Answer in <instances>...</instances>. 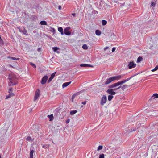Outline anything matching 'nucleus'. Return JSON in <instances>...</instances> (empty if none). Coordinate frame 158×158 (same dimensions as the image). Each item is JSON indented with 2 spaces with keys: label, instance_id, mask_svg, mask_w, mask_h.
<instances>
[{
  "label": "nucleus",
  "instance_id": "obj_46",
  "mask_svg": "<svg viewBox=\"0 0 158 158\" xmlns=\"http://www.w3.org/2000/svg\"><path fill=\"white\" fill-rule=\"evenodd\" d=\"M40 50H41V48H38V49H37V51L39 52H40Z\"/></svg>",
  "mask_w": 158,
  "mask_h": 158
},
{
  "label": "nucleus",
  "instance_id": "obj_50",
  "mask_svg": "<svg viewBox=\"0 0 158 158\" xmlns=\"http://www.w3.org/2000/svg\"><path fill=\"white\" fill-rule=\"evenodd\" d=\"M22 31H23V30H21L20 29L19 30V31L20 32H22Z\"/></svg>",
  "mask_w": 158,
  "mask_h": 158
},
{
  "label": "nucleus",
  "instance_id": "obj_34",
  "mask_svg": "<svg viewBox=\"0 0 158 158\" xmlns=\"http://www.w3.org/2000/svg\"><path fill=\"white\" fill-rule=\"evenodd\" d=\"M155 4H156V3L155 2H151V6L152 7V6H153V7H154L155 6Z\"/></svg>",
  "mask_w": 158,
  "mask_h": 158
},
{
  "label": "nucleus",
  "instance_id": "obj_19",
  "mask_svg": "<svg viewBox=\"0 0 158 158\" xmlns=\"http://www.w3.org/2000/svg\"><path fill=\"white\" fill-rule=\"evenodd\" d=\"M40 24L42 25H47V23L46 21H42L40 22Z\"/></svg>",
  "mask_w": 158,
  "mask_h": 158
},
{
  "label": "nucleus",
  "instance_id": "obj_49",
  "mask_svg": "<svg viewBox=\"0 0 158 158\" xmlns=\"http://www.w3.org/2000/svg\"><path fill=\"white\" fill-rule=\"evenodd\" d=\"M72 15L73 16H75V15H76V14H75V13H73V14H72Z\"/></svg>",
  "mask_w": 158,
  "mask_h": 158
},
{
  "label": "nucleus",
  "instance_id": "obj_28",
  "mask_svg": "<svg viewBox=\"0 0 158 158\" xmlns=\"http://www.w3.org/2000/svg\"><path fill=\"white\" fill-rule=\"evenodd\" d=\"M107 21L104 20H103L102 21V23L103 25L104 26L106 25L107 23Z\"/></svg>",
  "mask_w": 158,
  "mask_h": 158
},
{
  "label": "nucleus",
  "instance_id": "obj_52",
  "mask_svg": "<svg viewBox=\"0 0 158 158\" xmlns=\"http://www.w3.org/2000/svg\"><path fill=\"white\" fill-rule=\"evenodd\" d=\"M0 158H1V156L0 155Z\"/></svg>",
  "mask_w": 158,
  "mask_h": 158
},
{
  "label": "nucleus",
  "instance_id": "obj_6",
  "mask_svg": "<svg viewBox=\"0 0 158 158\" xmlns=\"http://www.w3.org/2000/svg\"><path fill=\"white\" fill-rule=\"evenodd\" d=\"M70 27H66L64 29V33L67 35H69L71 34V32L69 31Z\"/></svg>",
  "mask_w": 158,
  "mask_h": 158
},
{
  "label": "nucleus",
  "instance_id": "obj_1",
  "mask_svg": "<svg viewBox=\"0 0 158 158\" xmlns=\"http://www.w3.org/2000/svg\"><path fill=\"white\" fill-rule=\"evenodd\" d=\"M8 79L10 81L8 83L9 86H11L16 85L17 83L15 81L16 79V76L13 73L9 74L8 76Z\"/></svg>",
  "mask_w": 158,
  "mask_h": 158
},
{
  "label": "nucleus",
  "instance_id": "obj_40",
  "mask_svg": "<svg viewBox=\"0 0 158 158\" xmlns=\"http://www.w3.org/2000/svg\"><path fill=\"white\" fill-rule=\"evenodd\" d=\"M0 43L2 44H3L4 43L3 41L1 38V39H0Z\"/></svg>",
  "mask_w": 158,
  "mask_h": 158
},
{
  "label": "nucleus",
  "instance_id": "obj_7",
  "mask_svg": "<svg viewBox=\"0 0 158 158\" xmlns=\"http://www.w3.org/2000/svg\"><path fill=\"white\" fill-rule=\"evenodd\" d=\"M48 79V77L47 75L44 76L41 81V83L42 84L44 85L45 84Z\"/></svg>",
  "mask_w": 158,
  "mask_h": 158
},
{
  "label": "nucleus",
  "instance_id": "obj_26",
  "mask_svg": "<svg viewBox=\"0 0 158 158\" xmlns=\"http://www.w3.org/2000/svg\"><path fill=\"white\" fill-rule=\"evenodd\" d=\"M142 58L141 57H139L137 59V62H139L142 60Z\"/></svg>",
  "mask_w": 158,
  "mask_h": 158
},
{
  "label": "nucleus",
  "instance_id": "obj_13",
  "mask_svg": "<svg viewBox=\"0 0 158 158\" xmlns=\"http://www.w3.org/2000/svg\"><path fill=\"white\" fill-rule=\"evenodd\" d=\"M80 66L81 67H93V65H91L89 64H81L80 65Z\"/></svg>",
  "mask_w": 158,
  "mask_h": 158
},
{
  "label": "nucleus",
  "instance_id": "obj_11",
  "mask_svg": "<svg viewBox=\"0 0 158 158\" xmlns=\"http://www.w3.org/2000/svg\"><path fill=\"white\" fill-rule=\"evenodd\" d=\"M56 72H54V73H52L51 74L50 77L49 78V79L48 80V82H50L52 81V79L55 77V74H56Z\"/></svg>",
  "mask_w": 158,
  "mask_h": 158
},
{
  "label": "nucleus",
  "instance_id": "obj_32",
  "mask_svg": "<svg viewBox=\"0 0 158 158\" xmlns=\"http://www.w3.org/2000/svg\"><path fill=\"white\" fill-rule=\"evenodd\" d=\"M26 140L30 141H32V139L30 136H28L26 139Z\"/></svg>",
  "mask_w": 158,
  "mask_h": 158
},
{
  "label": "nucleus",
  "instance_id": "obj_39",
  "mask_svg": "<svg viewBox=\"0 0 158 158\" xmlns=\"http://www.w3.org/2000/svg\"><path fill=\"white\" fill-rule=\"evenodd\" d=\"M11 95H12V94H10L8 95H7L6 96V99H7L8 98H9L11 97Z\"/></svg>",
  "mask_w": 158,
  "mask_h": 158
},
{
  "label": "nucleus",
  "instance_id": "obj_35",
  "mask_svg": "<svg viewBox=\"0 0 158 158\" xmlns=\"http://www.w3.org/2000/svg\"><path fill=\"white\" fill-rule=\"evenodd\" d=\"M99 158H104V155L103 154H102L99 155Z\"/></svg>",
  "mask_w": 158,
  "mask_h": 158
},
{
  "label": "nucleus",
  "instance_id": "obj_9",
  "mask_svg": "<svg viewBox=\"0 0 158 158\" xmlns=\"http://www.w3.org/2000/svg\"><path fill=\"white\" fill-rule=\"evenodd\" d=\"M40 91L39 89H38L36 91L35 94L34 98V100H36L39 96Z\"/></svg>",
  "mask_w": 158,
  "mask_h": 158
},
{
  "label": "nucleus",
  "instance_id": "obj_43",
  "mask_svg": "<svg viewBox=\"0 0 158 158\" xmlns=\"http://www.w3.org/2000/svg\"><path fill=\"white\" fill-rule=\"evenodd\" d=\"M115 48L114 47H113L112 48V52H114L115 51Z\"/></svg>",
  "mask_w": 158,
  "mask_h": 158
},
{
  "label": "nucleus",
  "instance_id": "obj_22",
  "mask_svg": "<svg viewBox=\"0 0 158 158\" xmlns=\"http://www.w3.org/2000/svg\"><path fill=\"white\" fill-rule=\"evenodd\" d=\"M22 32L23 33V34L24 35H27L28 34L27 33V31L25 29H23L22 31Z\"/></svg>",
  "mask_w": 158,
  "mask_h": 158
},
{
  "label": "nucleus",
  "instance_id": "obj_17",
  "mask_svg": "<svg viewBox=\"0 0 158 158\" xmlns=\"http://www.w3.org/2000/svg\"><path fill=\"white\" fill-rule=\"evenodd\" d=\"M8 58L10 59L11 60H17L19 59V58H15L14 57H11L10 56H8L7 57Z\"/></svg>",
  "mask_w": 158,
  "mask_h": 158
},
{
  "label": "nucleus",
  "instance_id": "obj_15",
  "mask_svg": "<svg viewBox=\"0 0 158 158\" xmlns=\"http://www.w3.org/2000/svg\"><path fill=\"white\" fill-rule=\"evenodd\" d=\"M34 152L33 150L31 151L30 154V158H33V154Z\"/></svg>",
  "mask_w": 158,
  "mask_h": 158
},
{
  "label": "nucleus",
  "instance_id": "obj_12",
  "mask_svg": "<svg viewBox=\"0 0 158 158\" xmlns=\"http://www.w3.org/2000/svg\"><path fill=\"white\" fill-rule=\"evenodd\" d=\"M71 83V81L66 82L63 83L62 85V87L64 88L65 87H67Z\"/></svg>",
  "mask_w": 158,
  "mask_h": 158
},
{
  "label": "nucleus",
  "instance_id": "obj_2",
  "mask_svg": "<svg viewBox=\"0 0 158 158\" xmlns=\"http://www.w3.org/2000/svg\"><path fill=\"white\" fill-rule=\"evenodd\" d=\"M113 85H114V84H112L109 85L108 86L109 89H108L106 91L107 93L108 94H110V95H114L116 94V92L112 89V88L117 87V86L113 87Z\"/></svg>",
  "mask_w": 158,
  "mask_h": 158
},
{
  "label": "nucleus",
  "instance_id": "obj_37",
  "mask_svg": "<svg viewBox=\"0 0 158 158\" xmlns=\"http://www.w3.org/2000/svg\"><path fill=\"white\" fill-rule=\"evenodd\" d=\"M30 64L33 67L35 68H36V66L35 64H34L33 63H32V62H30Z\"/></svg>",
  "mask_w": 158,
  "mask_h": 158
},
{
  "label": "nucleus",
  "instance_id": "obj_20",
  "mask_svg": "<svg viewBox=\"0 0 158 158\" xmlns=\"http://www.w3.org/2000/svg\"><path fill=\"white\" fill-rule=\"evenodd\" d=\"M128 86L127 85H123V86H121V87L120 88H121L122 90H124L127 88L128 87Z\"/></svg>",
  "mask_w": 158,
  "mask_h": 158
},
{
  "label": "nucleus",
  "instance_id": "obj_29",
  "mask_svg": "<svg viewBox=\"0 0 158 158\" xmlns=\"http://www.w3.org/2000/svg\"><path fill=\"white\" fill-rule=\"evenodd\" d=\"M158 69V65H156L154 69L152 70L151 71L152 72H154L155 71L157 70Z\"/></svg>",
  "mask_w": 158,
  "mask_h": 158
},
{
  "label": "nucleus",
  "instance_id": "obj_3",
  "mask_svg": "<svg viewBox=\"0 0 158 158\" xmlns=\"http://www.w3.org/2000/svg\"><path fill=\"white\" fill-rule=\"evenodd\" d=\"M107 98L105 95H103L101 98L100 104L101 105L103 106L106 102Z\"/></svg>",
  "mask_w": 158,
  "mask_h": 158
},
{
  "label": "nucleus",
  "instance_id": "obj_21",
  "mask_svg": "<svg viewBox=\"0 0 158 158\" xmlns=\"http://www.w3.org/2000/svg\"><path fill=\"white\" fill-rule=\"evenodd\" d=\"M77 112L76 110H72L70 112V114L71 115H73L76 114Z\"/></svg>",
  "mask_w": 158,
  "mask_h": 158
},
{
  "label": "nucleus",
  "instance_id": "obj_8",
  "mask_svg": "<svg viewBox=\"0 0 158 158\" xmlns=\"http://www.w3.org/2000/svg\"><path fill=\"white\" fill-rule=\"evenodd\" d=\"M136 66V64L134 63L133 61H131L128 64V66L129 69L135 68Z\"/></svg>",
  "mask_w": 158,
  "mask_h": 158
},
{
  "label": "nucleus",
  "instance_id": "obj_27",
  "mask_svg": "<svg viewBox=\"0 0 158 158\" xmlns=\"http://www.w3.org/2000/svg\"><path fill=\"white\" fill-rule=\"evenodd\" d=\"M113 98V96L112 95H109L108 96V100L109 101H110Z\"/></svg>",
  "mask_w": 158,
  "mask_h": 158
},
{
  "label": "nucleus",
  "instance_id": "obj_4",
  "mask_svg": "<svg viewBox=\"0 0 158 158\" xmlns=\"http://www.w3.org/2000/svg\"><path fill=\"white\" fill-rule=\"evenodd\" d=\"M127 81L126 80H124L122 81H120L117 83H114V85H113V87H118V86H119L120 85L123 84L125 83Z\"/></svg>",
  "mask_w": 158,
  "mask_h": 158
},
{
  "label": "nucleus",
  "instance_id": "obj_36",
  "mask_svg": "<svg viewBox=\"0 0 158 158\" xmlns=\"http://www.w3.org/2000/svg\"><path fill=\"white\" fill-rule=\"evenodd\" d=\"M136 128H133V129H131V130H129V132H132L133 131H134L136 130Z\"/></svg>",
  "mask_w": 158,
  "mask_h": 158
},
{
  "label": "nucleus",
  "instance_id": "obj_38",
  "mask_svg": "<svg viewBox=\"0 0 158 158\" xmlns=\"http://www.w3.org/2000/svg\"><path fill=\"white\" fill-rule=\"evenodd\" d=\"M48 144H44L43 146V148H48Z\"/></svg>",
  "mask_w": 158,
  "mask_h": 158
},
{
  "label": "nucleus",
  "instance_id": "obj_45",
  "mask_svg": "<svg viewBox=\"0 0 158 158\" xmlns=\"http://www.w3.org/2000/svg\"><path fill=\"white\" fill-rule=\"evenodd\" d=\"M58 9L59 10H61V6L59 5L58 6Z\"/></svg>",
  "mask_w": 158,
  "mask_h": 158
},
{
  "label": "nucleus",
  "instance_id": "obj_48",
  "mask_svg": "<svg viewBox=\"0 0 158 158\" xmlns=\"http://www.w3.org/2000/svg\"><path fill=\"white\" fill-rule=\"evenodd\" d=\"M134 76H135V75H134L133 76H131L130 77H129V78H130V80Z\"/></svg>",
  "mask_w": 158,
  "mask_h": 158
},
{
  "label": "nucleus",
  "instance_id": "obj_10",
  "mask_svg": "<svg viewBox=\"0 0 158 158\" xmlns=\"http://www.w3.org/2000/svg\"><path fill=\"white\" fill-rule=\"evenodd\" d=\"M113 81H114V80L112 78V77L109 78H107L106 79V81L105 82V84L106 85L108 84Z\"/></svg>",
  "mask_w": 158,
  "mask_h": 158
},
{
  "label": "nucleus",
  "instance_id": "obj_42",
  "mask_svg": "<svg viewBox=\"0 0 158 158\" xmlns=\"http://www.w3.org/2000/svg\"><path fill=\"white\" fill-rule=\"evenodd\" d=\"M86 101H85L83 102H81V104H83V105H85L86 104Z\"/></svg>",
  "mask_w": 158,
  "mask_h": 158
},
{
  "label": "nucleus",
  "instance_id": "obj_5",
  "mask_svg": "<svg viewBox=\"0 0 158 158\" xmlns=\"http://www.w3.org/2000/svg\"><path fill=\"white\" fill-rule=\"evenodd\" d=\"M125 75L124 74H122L121 75H119L118 76H116L112 77L114 81L115 80H120L123 76Z\"/></svg>",
  "mask_w": 158,
  "mask_h": 158
},
{
  "label": "nucleus",
  "instance_id": "obj_47",
  "mask_svg": "<svg viewBox=\"0 0 158 158\" xmlns=\"http://www.w3.org/2000/svg\"><path fill=\"white\" fill-rule=\"evenodd\" d=\"M125 80L127 82L130 80V78H128L127 79H125Z\"/></svg>",
  "mask_w": 158,
  "mask_h": 158
},
{
  "label": "nucleus",
  "instance_id": "obj_16",
  "mask_svg": "<svg viewBox=\"0 0 158 158\" xmlns=\"http://www.w3.org/2000/svg\"><path fill=\"white\" fill-rule=\"evenodd\" d=\"M48 117L49 118L50 121H52L53 119V116L52 114L48 115Z\"/></svg>",
  "mask_w": 158,
  "mask_h": 158
},
{
  "label": "nucleus",
  "instance_id": "obj_33",
  "mask_svg": "<svg viewBox=\"0 0 158 158\" xmlns=\"http://www.w3.org/2000/svg\"><path fill=\"white\" fill-rule=\"evenodd\" d=\"M153 97H154V98H158V94L157 93L154 94L153 96Z\"/></svg>",
  "mask_w": 158,
  "mask_h": 158
},
{
  "label": "nucleus",
  "instance_id": "obj_30",
  "mask_svg": "<svg viewBox=\"0 0 158 158\" xmlns=\"http://www.w3.org/2000/svg\"><path fill=\"white\" fill-rule=\"evenodd\" d=\"M59 49V48L57 47H54L52 48V49L54 52H56Z\"/></svg>",
  "mask_w": 158,
  "mask_h": 158
},
{
  "label": "nucleus",
  "instance_id": "obj_31",
  "mask_svg": "<svg viewBox=\"0 0 158 158\" xmlns=\"http://www.w3.org/2000/svg\"><path fill=\"white\" fill-rule=\"evenodd\" d=\"M103 146H99L97 148V151H99L100 150H101L103 148Z\"/></svg>",
  "mask_w": 158,
  "mask_h": 158
},
{
  "label": "nucleus",
  "instance_id": "obj_18",
  "mask_svg": "<svg viewBox=\"0 0 158 158\" xmlns=\"http://www.w3.org/2000/svg\"><path fill=\"white\" fill-rule=\"evenodd\" d=\"M95 34L99 36L101 35V32L99 30H97L95 31Z\"/></svg>",
  "mask_w": 158,
  "mask_h": 158
},
{
  "label": "nucleus",
  "instance_id": "obj_14",
  "mask_svg": "<svg viewBox=\"0 0 158 158\" xmlns=\"http://www.w3.org/2000/svg\"><path fill=\"white\" fill-rule=\"evenodd\" d=\"M58 30L61 33V34L62 35L64 34L63 29L61 27L58 28Z\"/></svg>",
  "mask_w": 158,
  "mask_h": 158
},
{
  "label": "nucleus",
  "instance_id": "obj_25",
  "mask_svg": "<svg viewBox=\"0 0 158 158\" xmlns=\"http://www.w3.org/2000/svg\"><path fill=\"white\" fill-rule=\"evenodd\" d=\"M85 50H86L88 49V47L87 45L86 44H84L82 47Z\"/></svg>",
  "mask_w": 158,
  "mask_h": 158
},
{
  "label": "nucleus",
  "instance_id": "obj_51",
  "mask_svg": "<svg viewBox=\"0 0 158 158\" xmlns=\"http://www.w3.org/2000/svg\"><path fill=\"white\" fill-rule=\"evenodd\" d=\"M73 96H72V99H73Z\"/></svg>",
  "mask_w": 158,
  "mask_h": 158
},
{
  "label": "nucleus",
  "instance_id": "obj_24",
  "mask_svg": "<svg viewBox=\"0 0 158 158\" xmlns=\"http://www.w3.org/2000/svg\"><path fill=\"white\" fill-rule=\"evenodd\" d=\"M13 90V88H10L9 89L8 92L10 94L14 95V94L13 93H11L12 92Z\"/></svg>",
  "mask_w": 158,
  "mask_h": 158
},
{
  "label": "nucleus",
  "instance_id": "obj_23",
  "mask_svg": "<svg viewBox=\"0 0 158 158\" xmlns=\"http://www.w3.org/2000/svg\"><path fill=\"white\" fill-rule=\"evenodd\" d=\"M121 87V86H119V87L117 88V87H115L114 88H112V89H113V90L114 91H116L119 89Z\"/></svg>",
  "mask_w": 158,
  "mask_h": 158
},
{
  "label": "nucleus",
  "instance_id": "obj_41",
  "mask_svg": "<svg viewBox=\"0 0 158 158\" xmlns=\"http://www.w3.org/2000/svg\"><path fill=\"white\" fill-rule=\"evenodd\" d=\"M70 120L69 119H67L66 121V124L68 123L69 122Z\"/></svg>",
  "mask_w": 158,
  "mask_h": 158
},
{
  "label": "nucleus",
  "instance_id": "obj_44",
  "mask_svg": "<svg viewBox=\"0 0 158 158\" xmlns=\"http://www.w3.org/2000/svg\"><path fill=\"white\" fill-rule=\"evenodd\" d=\"M108 47H105L104 48V50L105 51L106 50V49H108Z\"/></svg>",
  "mask_w": 158,
  "mask_h": 158
}]
</instances>
